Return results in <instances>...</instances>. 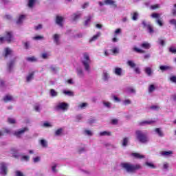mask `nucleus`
Segmentation results:
<instances>
[{
    "label": "nucleus",
    "mask_w": 176,
    "mask_h": 176,
    "mask_svg": "<svg viewBox=\"0 0 176 176\" xmlns=\"http://www.w3.org/2000/svg\"><path fill=\"white\" fill-rule=\"evenodd\" d=\"M155 131L159 135V137H164V133H163V131H162V129L156 128Z\"/></svg>",
    "instance_id": "20"
},
{
    "label": "nucleus",
    "mask_w": 176,
    "mask_h": 176,
    "mask_svg": "<svg viewBox=\"0 0 176 176\" xmlns=\"http://www.w3.org/2000/svg\"><path fill=\"white\" fill-rule=\"evenodd\" d=\"M35 2H36V0H29L28 6L29 8H34V5H35Z\"/></svg>",
    "instance_id": "31"
},
{
    "label": "nucleus",
    "mask_w": 176,
    "mask_h": 176,
    "mask_svg": "<svg viewBox=\"0 0 176 176\" xmlns=\"http://www.w3.org/2000/svg\"><path fill=\"white\" fill-rule=\"evenodd\" d=\"M50 95L52 96V97H56L57 92L54 89H50Z\"/></svg>",
    "instance_id": "39"
},
{
    "label": "nucleus",
    "mask_w": 176,
    "mask_h": 176,
    "mask_svg": "<svg viewBox=\"0 0 176 176\" xmlns=\"http://www.w3.org/2000/svg\"><path fill=\"white\" fill-rule=\"evenodd\" d=\"M34 75H35V72L30 73L26 78L27 82H31V80L34 79Z\"/></svg>",
    "instance_id": "22"
},
{
    "label": "nucleus",
    "mask_w": 176,
    "mask_h": 176,
    "mask_svg": "<svg viewBox=\"0 0 176 176\" xmlns=\"http://www.w3.org/2000/svg\"><path fill=\"white\" fill-rule=\"evenodd\" d=\"M105 5H111L113 8H118L116 2L113 0H104Z\"/></svg>",
    "instance_id": "13"
},
{
    "label": "nucleus",
    "mask_w": 176,
    "mask_h": 176,
    "mask_svg": "<svg viewBox=\"0 0 176 176\" xmlns=\"http://www.w3.org/2000/svg\"><path fill=\"white\" fill-rule=\"evenodd\" d=\"M5 134H10V129L3 128L2 131H0V137H1L2 135H5Z\"/></svg>",
    "instance_id": "21"
},
{
    "label": "nucleus",
    "mask_w": 176,
    "mask_h": 176,
    "mask_svg": "<svg viewBox=\"0 0 176 176\" xmlns=\"http://www.w3.org/2000/svg\"><path fill=\"white\" fill-rule=\"evenodd\" d=\"M63 21H64V18L61 16L57 15L56 16V23L59 27H63Z\"/></svg>",
    "instance_id": "11"
},
{
    "label": "nucleus",
    "mask_w": 176,
    "mask_h": 176,
    "mask_svg": "<svg viewBox=\"0 0 176 176\" xmlns=\"http://www.w3.org/2000/svg\"><path fill=\"white\" fill-rule=\"evenodd\" d=\"M33 39H34V41H39L40 39H43V36H36L33 37Z\"/></svg>",
    "instance_id": "53"
},
{
    "label": "nucleus",
    "mask_w": 176,
    "mask_h": 176,
    "mask_svg": "<svg viewBox=\"0 0 176 176\" xmlns=\"http://www.w3.org/2000/svg\"><path fill=\"white\" fill-rule=\"evenodd\" d=\"M127 64L131 68H135V63L133 60H128Z\"/></svg>",
    "instance_id": "33"
},
{
    "label": "nucleus",
    "mask_w": 176,
    "mask_h": 176,
    "mask_svg": "<svg viewBox=\"0 0 176 176\" xmlns=\"http://www.w3.org/2000/svg\"><path fill=\"white\" fill-rule=\"evenodd\" d=\"M53 39L56 45H60V35L55 34L53 36Z\"/></svg>",
    "instance_id": "18"
},
{
    "label": "nucleus",
    "mask_w": 176,
    "mask_h": 176,
    "mask_svg": "<svg viewBox=\"0 0 176 176\" xmlns=\"http://www.w3.org/2000/svg\"><path fill=\"white\" fill-rule=\"evenodd\" d=\"M21 160H25V162H28L30 160V156L23 155L21 157Z\"/></svg>",
    "instance_id": "45"
},
{
    "label": "nucleus",
    "mask_w": 176,
    "mask_h": 176,
    "mask_svg": "<svg viewBox=\"0 0 176 176\" xmlns=\"http://www.w3.org/2000/svg\"><path fill=\"white\" fill-rule=\"evenodd\" d=\"M133 51L136 52V53H140V54H144L146 53L145 50L140 49V48H138L137 47H135L133 48Z\"/></svg>",
    "instance_id": "23"
},
{
    "label": "nucleus",
    "mask_w": 176,
    "mask_h": 176,
    "mask_svg": "<svg viewBox=\"0 0 176 176\" xmlns=\"http://www.w3.org/2000/svg\"><path fill=\"white\" fill-rule=\"evenodd\" d=\"M155 123L153 120H143L138 122V126H146Z\"/></svg>",
    "instance_id": "12"
},
{
    "label": "nucleus",
    "mask_w": 176,
    "mask_h": 176,
    "mask_svg": "<svg viewBox=\"0 0 176 176\" xmlns=\"http://www.w3.org/2000/svg\"><path fill=\"white\" fill-rule=\"evenodd\" d=\"M8 123H10V124H14V123H16V120L13 119V118H9L8 119Z\"/></svg>",
    "instance_id": "46"
},
{
    "label": "nucleus",
    "mask_w": 176,
    "mask_h": 176,
    "mask_svg": "<svg viewBox=\"0 0 176 176\" xmlns=\"http://www.w3.org/2000/svg\"><path fill=\"white\" fill-rule=\"evenodd\" d=\"M17 57L14 58V59L9 61V63H7V69L8 72H12L13 69V67H14V64L16 63Z\"/></svg>",
    "instance_id": "8"
},
{
    "label": "nucleus",
    "mask_w": 176,
    "mask_h": 176,
    "mask_svg": "<svg viewBox=\"0 0 176 176\" xmlns=\"http://www.w3.org/2000/svg\"><path fill=\"white\" fill-rule=\"evenodd\" d=\"M84 60L82 61V65H84L86 71L90 70V56L89 54L84 53L83 54Z\"/></svg>",
    "instance_id": "4"
},
{
    "label": "nucleus",
    "mask_w": 176,
    "mask_h": 176,
    "mask_svg": "<svg viewBox=\"0 0 176 176\" xmlns=\"http://www.w3.org/2000/svg\"><path fill=\"white\" fill-rule=\"evenodd\" d=\"M16 176H24V174L20 170H16L15 172Z\"/></svg>",
    "instance_id": "55"
},
{
    "label": "nucleus",
    "mask_w": 176,
    "mask_h": 176,
    "mask_svg": "<svg viewBox=\"0 0 176 176\" xmlns=\"http://www.w3.org/2000/svg\"><path fill=\"white\" fill-rule=\"evenodd\" d=\"M3 101L6 103L14 101V98L12 95L7 94L3 97Z\"/></svg>",
    "instance_id": "10"
},
{
    "label": "nucleus",
    "mask_w": 176,
    "mask_h": 176,
    "mask_svg": "<svg viewBox=\"0 0 176 176\" xmlns=\"http://www.w3.org/2000/svg\"><path fill=\"white\" fill-rule=\"evenodd\" d=\"M80 16H82V14H80V12L73 14L72 17H73L74 21L78 20V19H79Z\"/></svg>",
    "instance_id": "26"
},
{
    "label": "nucleus",
    "mask_w": 176,
    "mask_h": 176,
    "mask_svg": "<svg viewBox=\"0 0 176 176\" xmlns=\"http://www.w3.org/2000/svg\"><path fill=\"white\" fill-rule=\"evenodd\" d=\"M120 32H122V29L120 28L116 29L115 31V36H116L118 34H120Z\"/></svg>",
    "instance_id": "59"
},
{
    "label": "nucleus",
    "mask_w": 176,
    "mask_h": 176,
    "mask_svg": "<svg viewBox=\"0 0 176 176\" xmlns=\"http://www.w3.org/2000/svg\"><path fill=\"white\" fill-rule=\"evenodd\" d=\"M29 129L28 127L22 128L21 129H19V131H16L14 133V135L17 138H21V135L25 133V131H28Z\"/></svg>",
    "instance_id": "6"
},
{
    "label": "nucleus",
    "mask_w": 176,
    "mask_h": 176,
    "mask_svg": "<svg viewBox=\"0 0 176 176\" xmlns=\"http://www.w3.org/2000/svg\"><path fill=\"white\" fill-rule=\"evenodd\" d=\"M26 60L29 63H36V61H38V59L35 56L28 57Z\"/></svg>",
    "instance_id": "25"
},
{
    "label": "nucleus",
    "mask_w": 176,
    "mask_h": 176,
    "mask_svg": "<svg viewBox=\"0 0 176 176\" xmlns=\"http://www.w3.org/2000/svg\"><path fill=\"white\" fill-rule=\"evenodd\" d=\"M158 43H159L160 45H161V46H164V45H165L164 40H163V39H162V38H160V39L158 40Z\"/></svg>",
    "instance_id": "52"
},
{
    "label": "nucleus",
    "mask_w": 176,
    "mask_h": 176,
    "mask_svg": "<svg viewBox=\"0 0 176 176\" xmlns=\"http://www.w3.org/2000/svg\"><path fill=\"white\" fill-rule=\"evenodd\" d=\"M0 174L1 175H8V166L5 164V162L0 163Z\"/></svg>",
    "instance_id": "5"
},
{
    "label": "nucleus",
    "mask_w": 176,
    "mask_h": 176,
    "mask_svg": "<svg viewBox=\"0 0 176 176\" xmlns=\"http://www.w3.org/2000/svg\"><path fill=\"white\" fill-rule=\"evenodd\" d=\"M144 72L148 76H152V74H153V71L152 70V68L150 67H146L144 69Z\"/></svg>",
    "instance_id": "17"
},
{
    "label": "nucleus",
    "mask_w": 176,
    "mask_h": 176,
    "mask_svg": "<svg viewBox=\"0 0 176 176\" xmlns=\"http://www.w3.org/2000/svg\"><path fill=\"white\" fill-rule=\"evenodd\" d=\"M161 155L162 156H170V155H173V151H162Z\"/></svg>",
    "instance_id": "30"
},
{
    "label": "nucleus",
    "mask_w": 176,
    "mask_h": 176,
    "mask_svg": "<svg viewBox=\"0 0 176 176\" xmlns=\"http://www.w3.org/2000/svg\"><path fill=\"white\" fill-rule=\"evenodd\" d=\"M114 72H115L116 75H118V76H122V68L116 67L115 69Z\"/></svg>",
    "instance_id": "24"
},
{
    "label": "nucleus",
    "mask_w": 176,
    "mask_h": 176,
    "mask_svg": "<svg viewBox=\"0 0 176 176\" xmlns=\"http://www.w3.org/2000/svg\"><path fill=\"white\" fill-rule=\"evenodd\" d=\"M146 166H148V167H150V168H155V165L151 162H146Z\"/></svg>",
    "instance_id": "44"
},
{
    "label": "nucleus",
    "mask_w": 176,
    "mask_h": 176,
    "mask_svg": "<svg viewBox=\"0 0 176 176\" xmlns=\"http://www.w3.org/2000/svg\"><path fill=\"white\" fill-rule=\"evenodd\" d=\"M169 52L170 53H173V54H176V49L175 47H170L169 48Z\"/></svg>",
    "instance_id": "48"
},
{
    "label": "nucleus",
    "mask_w": 176,
    "mask_h": 176,
    "mask_svg": "<svg viewBox=\"0 0 176 176\" xmlns=\"http://www.w3.org/2000/svg\"><path fill=\"white\" fill-rule=\"evenodd\" d=\"M131 156H132V157H134L135 159H144L145 157V156L138 153H132L131 154Z\"/></svg>",
    "instance_id": "15"
},
{
    "label": "nucleus",
    "mask_w": 176,
    "mask_h": 176,
    "mask_svg": "<svg viewBox=\"0 0 176 176\" xmlns=\"http://www.w3.org/2000/svg\"><path fill=\"white\" fill-rule=\"evenodd\" d=\"M147 30H148L149 34H153L154 30L151 25H147Z\"/></svg>",
    "instance_id": "42"
},
{
    "label": "nucleus",
    "mask_w": 176,
    "mask_h": 176,
    "mask_svg": "<svg viewBox=\"0 0 176 176\" xmlns=\"http://www.w3.org/2000/svg\"><path fill=\"white\" fill-rule=\"evenodd\" d=\"M12 152L13 153L14 157H19L20 155H19V150H16V148H12Z\"/></svg>",
    "instance_id": "27"
},
{
    "label": "nucleus",
    "mask_w": 176,
    "mask_h": 176,
    "mask_svg": "<svg viewBox=\"0 0 176 176\" xmlns=\"http://www.w3.org/2000/svg\"><path fill=\"white\" fill-rule=\"evenodd\" d=\"M79 107L81 108V109H82V108L87 107V103L86 102L81 103L80 104Z\"/></svg>",
    "instance_id": "57"
},
{
    "label": "nucleus",
    "mask_w": 176,
    "mask_h": 176,
    "mask_svg": "<svg viewBox=\"0 0 176 176\" xmlns=\"http://www.w3.org/2000/svg\"><path fill=\"white\" fill-rule=\"evenodd\" d=\"M113 54H118L119 53V50L117 47H114L113 50H111Z\"/></svg>",
    "instance_id": "47"
},
{
    "label": "nucleus",
    "mask_w": 176,
    "mask_h": 176,
    "mask_svg": "<svg viewBox=\"0 0 176 176\" xmlns=\"http://www.w3.org/2000/svg\"><path fill=\"white\" fill-rule=\"evenodd\" d=\"M151 16L153 18V19H159V17H160V14H159L158 13H153L151 14Z\"/></svg>",
    "instance_id": "50"
},
{
    "label": "nucleus",
    "mask_w": 176,
    "mask_h": 176,
    "mask_svg": "<svg viewBox=\"0 0 176 176\" xmlns=\"http://www.w3.org/2000/svg\"><path fill=\"white\" fill-rule=\"evenodd\" d=\"M77 74L79 76H83V71L82 69H78Z\"/></svg>",
    "instance_id": "60"
},
{
    "label": "nucleus",
    "mask_w": 176,
    "mask_h": 176,
    "mask_svg": "<svg viewBox=\"0 0 176 176\" xmlns=\"http://www.w3.org/2000/svg\"><path fill=\"white\" fill-rule=\"evenodd\" d=\"M170 80H171V82H173V83H176V76H173L172 77L170 78Z\"/></svg>",
    "instance_id": "61"
},
{
    "label": "nucleus",
    "mask_w": 176,
    "mask_h": 176,
    "mask_svg": "<svg viewBox=\"0 0 176 176\" xmlns=\"http://www.w3.org/2000/svg\"><path fill=\"white\" fill-rule=\"evenodd\" d=\"M63 94L69 96V97H73L74 96V92L71 91H63Z\"/></svg>",
    "instance_id": "37"
},
{
    "label": "nucleus",
    "mask_w": 176,
    "mask_h": 176,
    "mask_svg": "<svg viewBox=\"0 0 176 176\" xmlns=\"http://www.w3.org/2000/svg\"><path fill=\"white\" fill-rule=\"evenodd\" d=\"M55 109L56 111H60V109L62 111H67V109H68V104L65 102H60L58 105H56Z\"/></svg>",
    "instance_id": "7"
},
{
    "label": "nucleus",
    "mask_w": 176,
    "mask_h": 176,
    "mask_svg": "<svg viewBox=\"0 0 176 176\" xmlns=\"http://www.w3.org/2000/svg\"><path fill=\"white\" fill-rule=\"evenodd\" d=\"M103 104H104V107H107V108H111V102H104Z\"/></svg>",
    "instance_id": "56"
},
{
    "label": "nucleus",
    "mask_w": 176,
    "mask_h": 176,
    "mask_svg": "<svg viewBox=\"0 0 176 176\" xmlns=\"http://www.w3.org/2000/svg\"><path fill=\"white\" fill-rule=\"evenodd\" d=\"M41 161V157H36L33 158L34 163H38V162Z\"/></svg>",
    "instance_id": "54"
},
{
    "label": "nucleus",
    "mask_w": 176,
    "mask_h": 176,
    "mask_svg": "<svg viewBox=\"0 0 176 176\" xmlns=\"http://www.w3.org/2000/svg\"><path fill=\"white\" fill-rule=\"evenodd\" d=\"M140 47L142 49H146V50H148L151 47V43L144 41L140 45Z\"/></svg>",
    "instance_id": "16"
},
{
    "label": "nucleus",
    "mask_w": 176,
    "mask_h": 176,
    "mask_svg": "<svg viewBox=\"0 0 176 176\" xmlns=\"http://www.w3.org/2000/svg\"><path fill=\"white\" fill-rule=\"evenodd\" d=\"M160 69H161V71L162 72H164V71H168L170 69H173V67H171L170 66H167V65H161L160 67Z\"/></svg>",
    "instance_id": "19"
},
{
    "label": "nucleus",
    "mask_w": 176,
    "mask_h": 176,
    "mask_svg": "<svg viewBox=\"0 0 176 176\" xmlns=\"http://www.w3.org/2000/svg\"><path fill=\"white\" fill-rule=\"evenodd\" d=\"M105 5H111L113 8H118L116 2L113 0H104Z\"/></svg>",
    "instance_id": "14"
},
{
    "label": "nucleus",
    "mask_w": 176,
    "mask_h": 176,
    "mask_svg": "<svg viewBox=\"0 0 176 176\" xmlns=\"http://www.w3.org/2000/svg\"><path fill=\"white\" fill-rule=\"evenodd\" d=\"M150 109H153V111H159V109H160V107L158 105H153L150 107Z\"/></svg>",
    "instance_id": "38"
},
{
    "label": "nucleus",
    "mask_w": 176,
    "mask_h": 176,
    "mask_svg": "<svg viewBox=\"0 0 176 176\" xmlns=\"http://www.w3.org/2000/svg\"><path fill=\"white\" fill-rule=\"evenodd\" d=\"M101 35V33L98 32L97 34L94 35L90 40L89 42H93L94 41H97L98 39V37Z\"/></svg>",
    "instance_id": "28"
},
{
    "label": "nucleus",
    "mask_w": 176,
    "mask_h": 176,
    "mask_svg": "<svg viewBox=\"0 0 176 176\" xmlns=\"http://www.w3.org/2000/svg\"><path fill=\"white\" fill-rule=\"evenodd\" d=\"M135 74H141V71L140 70V67H135V69H134Z\"/></svg>",
    "instance_id": "64"
},
{
    "label": "nucleus",
    "mask_w": 176,
    "mask_h": 176,
    "mask_svg": "<svg viewBox=\"0 0 176 176\" xmlns=\"http://www.w3.org/2000/svg\"><path fill=\"white\" fill-rule=\"evenodd\" d=\"M124 105H129V104H131V100L126 99L124 101Z\"/></svg>",
    "instance_id": "58"
},
{
    "label": "nucleus",
    "mask_w": 176,
    "mask_h": 176,
    "mask_svg": "<svg viewBox=\"0 0 176 176\" xmlns=\"http://www.w3.org/2000/svg\"><path fill=\"white\" fill-rule=\"evenodd\" d=\"M152 10H155V9H159V4H155L151 6Z\"/></svg>",
    "instance_id": "51"
},
{
    "label": "nucleus",
    "mask_w": 176,
    "mask_h": 176,
    "mask_svg": "<svg viewBox=\"0 0 176 176\" xmlns=\"http://www.w3.org/2000/svg\"><path fill=\"white\" fill-rule=\"evenodd\" d=\"M62 133H63V128H60L55 131V135L56 136L61 135Z\"/></svg>",
    "instance_id": "35"
},
{
    "label": "nucleus",
    "mask_w": 176,
    "mask_h": 176,
    "mask_svg": "<svg viewBox=\"0 0 176 176\" xmlns=\"http://www.w3.org/2000/svg\"><path fill=\"white\" fill-rule=\"evenodd\" d=\"M108 76H109V74L107 72H103V79L104 80H108Z\"/></svg>",
    "instance_id": "49"
},
{
    "label": "nucleus",
    "mask_w": 176,
    "mask_h": 176,
    "mask_svg": "<svg viewBox=\"0 0 176 176\" xmlns=\"http://www.w3.org/2000/svg\"><path fill=\"white\" fill-rule=\"evenodd\" d=\"M25 19V15L19 16L18 20L16 21V24H21L23 23V20Z\"/></svg>",
    "instance_id": "29"
},
{
    "label": "nucleus",
    "mask_w": 176,
    "mask_h": 176,
    "mask_svg": "<svg viewBox=\"0 0 176 176\" xmlns=\"http://www.w3.org/2000/svg\"><path fill=\"white\" fill-rule=\"evenodd\" d=\"M41 145L43 147V148H46L47 146V142H46V140H41Z\"/></svg>",
    "instance_id": "40"
},
{
    "label": "nucleus",
    "mask_w": 176,
    "mask_h": 176,
    "mask_svg": "<svg viewBox=\"0 0 176 176\" xmlns=\"http://www.w3.org/2000/svg\"><path fill=\"white\" fill-rule=\"evenodd\" d=\"M155 89L156 88L155 87V85H151L148 87V92L149 93H153V91H155Z\"/></svg>",
    "instance_id": "41"
},
{
    "label": "nucleus",
    "mask_w": 176,
    "mask_h": 176,
    "mask_svg": "<svg viewBox=\"0 0 176 176\" xmlns=\"http://www.w3.org/2000/svg\"><path fill=\"white\" fill-rule=\"evenodd\" d=\"M121 166L127 173H135L137 170H141V165L140 164L134 165L130 163H122Z\"/></svg>",
    "instance_id": "1"
},
{
    "label": "nucleus",
    "mask_w": 176,
    "mask_h": 176,
    "mask_svg": "<svg viewBox=\"0 0 176 176\" xmlns=\"http://www.w3.org/2000/svg\"><path fill=\"white\" fill-rule=\"evenodd\" d=\"M13 40V33L12 32L6 31L5 36L0 37V45L5 43H10Z\"/></svg>",
    "instance_id": "2"
},
{
    "label": "nucleus",
    "mask_w": 176,
    "mask_h": 176,
    "mask_svg": "<svg viewBox=\"0 0 176 176\" xmlns=\"http://www.w3.org/2000/svg\"><path fill=\"white\" fill-rule=\"evenodd\" d=\"M42 28H43L42 25L39 24L37 26H35L34 28H35L36 31H38V30H42Z\"/></svg>",
    "instance_id": "63"
},
{
    "label": "nucleus",
    "mask_w": 176,
    "mask_h": 176,
    "mask_svg": "<svg viewBox=\"0 0 176 176\" xmlns=\"http://www.w3.org/2000/svg\"><path fill=\"white\" fill-rule=\"evenodd\" d=\"M12 54H13V50H12V49L9 47H6L4 49L3 56L5 58H8V57H9V56H12Z\"/></svg>",
    "instance_id": "9"
},
{
    "label": "nucleus",
    "mask_w": 176,
    "mask_h": 176,
    "mask_svg": "<svg viewBox=\"0 0 176 176\" xmlns=\"http://www.w3.org/2000/svg\"><path fill=\"white\" fill-rule=\"evenodd\" d=\"M138 19V13L137 12H134L132 16V20H133L134 21H137Z\"/></svg>",
    "instance_id": "43"
},
{
    "label": "nucleus",
    "mask_w": 176,
    "mask_h": 176,
    "mask_svg": "<svg viewBox=\"0 0 176 176\" xmlns=\"http://www.w3.org/2000/svg\"><path fill=\"white\" fill-rule=\"evenodd\" d=\"M135 134L137 135L138 140L140 141V142H142V144H145L148 142V136L142 133V131H136Z\"/></svg>",
    "instance_id": "3"
},
{
    "label": "nucleus",
    "mask_w": 176,
    "mask_h": 176,
    "mask_svg": "<svg viewBox=\"0 0 176 176\" xmlns=\"http://www.w3.org/2000/svg\"><path fill=\"white\" fill-rule=\"evenodd\" d=\"M86 20L84 22V25H89V22L91 21V16H88L86 17Z\"/></svg>",
    "instance_id": "36"
},
{
    "label": "nucleus",
    "mask_w": 176,
    "mask_h": 176,
    "mask_svg": "<svg viewBox=\"0 0 176 176\" xmlns=\"http://www.w3.org/2000/svg\"><path fill=\"white\" fill-rule=\"evenodd\" d=\"M57 164H55L52 166V171L53 173H57Z\"/></svg>",
    "instance_id": "62"
},
{
    "label": "nucleus",
    "mask_w": 176,
    "mask_h": 176,
    "mask_svg": "<svg viewBox=\"0 0 176 176\" xmlns=\"http://www.w3.org/2000/svg\"><path fill=\"white\" fill-rule=\"evenodd\" d=\"M111 135V133L109 132V131H103V132H100V135L101 137H104V136H105V135L109 136V135Z\"/></svg>",
    "instance_id": "32"
},
{
    "label": "nucleus",
    "mask_w": 176,
    "mask_h": 176,
    "mask_svg": "<svg viewBox=\"0 0 176 176\" xmlns=\"http://www.w3.org/2000/svg\"><path fill=\"white\" fill-rule=\"evenodd\" d=\"M129 144V138H124L122 140V146H127Z\"/></svg>",
    "instance_id": "34"
}]
</instances>
